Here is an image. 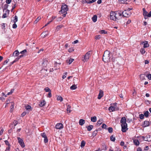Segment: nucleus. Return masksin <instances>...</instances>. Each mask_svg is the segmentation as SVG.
Wrapping results in <instances>:
<instances>
[{"label": "nucleus", "instance_id": "f257e3e1", "mask_svg": "<svg viewBox=\"0 0 151 151\" xmlns=\"http://www.w3.org/2000/svg\"><path fill=\"white\" fill-rule=\"evenodd\" d=\"M122 13L119 11L112 12H111L110 18L111 19L115 21H117L122 19Z\"/></svg>", "mask_w": 151, "mask_h": 151}, {"label": "nucleus", "instance_id": "b1692460", "mask_svg": "<svg viewBox=\"0 0 151 151\" xmlns=\"http://www.w3.org/2000/svg\"><path fill=\"white\" fill-rule=\"evenodd\" d=\"M139 78L142 81L145 79V76L143 74H141L140 75Z\"/></svg>", "mask_w": 151, "mask_h": 151}, {"label": "nucleus", "instance_id": "0eeeda50", "mask_svg": "<svg viewBox=\"0 0 151 151\" xmlns=\"http://www.w3.org/2000/svg\"><path fill=\"white\" fill-rule=\"evenodd\" d=\"M122 17L124 16L125 17H129L131 13L129 10H125L122 13Z\"/></svg>", "mask_w": 151, "mask_h": 151}, {"label": "nucleus", "instance_id": "4be33fe9", "mask_svg": "<svg viewBox=\"0 0 151 151\" xmlns=\"http://www.w3.org/2000/svg\"><path fill=\"white\" fill-rule=\"evenodd\" d=\"M71 106L69 105L67 106V111L68 112L70 113L71 111Z\"/></svg>", "mask_w": 151, "mask_h": 151}, {"label": "nucleus", "instance_id": "79ce46f5", "mask_svg": "<svg viewBox=\"0 0 151 151\" xmlns=\"http://www.w3.org/2000/svg\"><path fill=\"white\" fill-rule=\"evenodd\" d=\"M143 15L145 16V19H146V17H147V15L148 14V13L147 12H144V13H143Z\"/></svg>", "mask_w": 151, "mask_h": 151}, {"label": "nucleus", "instance_id": "6e6d98bb", "mask_svg": "<svg viewBox=\"0 0 151 151\" xmlns=\"http://www.w3.org/2000/svg\"><path fill=\"white\" fill-rule=\"evenodd\" d=\"M74 49L72 48H70L69 50H68V52H71L73 51H74Z\"/></svg>", "mask_w": 151, "mask_h": 151}, {"label": "nucleus", "instance_id": "a211bd4d", "mask_svg": "<svg viewBox=\"0 0 151 151\" xmlns=\"http://www.w3.org/2000/svg\"><path fill=\"white\" fill-rule=\"evenodd\" d=\"M48 63V62L47 61L45 60L42 63V65L44 67H46Z\"/></svg>", "mask_w": 151, "mask_h": 151}, {"label": "nucleus", "instance_id": "c03bdc74", "mask_svg": "<svg viewBox=\"0 0 151 151\" xmlns=\"http://www.w3.org/2000/svg\"><path fill=\"white\" fill-rule=\"evenodd\" d=\"M97 133V131H96V130L94 131V132H93V134H93L92 135L94 136H95L96 135Z\"/></svg>", "mask_w": 151, "mask_h": 151}, {"label": "nucleus", "instance_id": "ea45409f", "mask_svg": "<svg viewBox=\"0 0 151 151\" xmlns=\"http://www.w3.org/2000/svg\"><path fill=\"white\" fill-rule=\"evenodd\" d=\"M25 108L27 110H29L31 109V107L29 105H27L25 106Z\"/></svg>", "mask_w": 151, "mask_h": 151}, {"label": "nucleus", "instance_id": "39448f33", "mask_svg": "<svg viewBox=\"0 0 151 151\" xmlns=\"http://www.w3.org/2000/svg\"><path fill=\"white\" fill-rule=\"evenodd\" d=\"M92 53V52L91 51L88 52L84 56V57H83V59L82 60V61L84 62L88 61L89 58L91 57Z\"/></svg>", "mask_w": 151, "mask_h": 151}, {"label": "nucleus", "instance_id": "680f3d73", "mask_svg": "<svg viewBox=\"0 0 151 151\" xmlns=\"http://www.w3.org/2000/svg\"><path fill=\"white\" fill-rule=\"evenodd\" d=\"M20 59V58H19L18 57H17L16 58V59L14 60V62H15L17 61H18V60Z\"/></svg>", "mask_w": 151, "mask_h": 151}, {"label": "nucleus", "instance_id": "7c9ffc66", "mask_svg": "<svg viewBox=\"0 0 151 151\" xmlns=\"http://www.w3.org/2000/svg\"><path fill=\"white\" fill-rule=\"evenodd\" d=\"M149 113V112L148 111H147L144 113V115L146 117H147L148 116Z\"/></svg>", "mask_w": 151, "mask_h": 151}, {"label": "nucleus", "instance_id": "2eb2a0df", "mask_svg": "<svg viewBox=\"0 0 151 151\" xmlns=\"http://www.w3.org/2000/svg\"><path fill=\"white\" fill-rule=\"evenodd\" d=\"M45 100H42L40 101V103L39 104V105L40 106H44L45 104Z\"/></svg>", "mask_w": 151, "mask_h": 151}, {"label": "nucleus", "instance_id": "f8f14e48", "mask_svg": "<svg viewBox=\"0 0 151 151\" xmlns=\"http://www.w3.org/2000/svg\"><path fill=\"white\" fill-rule=\"evenodd\" d=\"M103 96V91L101 90H100L99 93L98 97V99H100Z\"/></svg>", "mask_w": 151, "mask_h": 151}, {"label": "nucleus", "instance_id": "f3484780", "mask_svg": "<svg viewBox=\"0 0 151 151\" xmlns=\"http://www.w3.org/2000/svg\"><path fill=\"white\" fill-rule=\"evenodd\" d=\"M88 131H90L93 128V126L92 125H90L86 127Z\"/></svg>", "mask_w": 151, "mask_h": 151}, {"label": "nucleus", "instance_id": "69168bd1", "mask_svg": "<svg viewBox=\"0 0 151 151\" xmlns=\"http://www.w3.org/2000/svg\"><path fill=\"white\" fill-rule=\"evenodd\" d=\"M52 96V95L51 93V91H50L48 93V96L49 97H50Z\"/></svg>", "mask_w": 151, "mask_h": 151}, {"label": "nucleus", "instance_id": "e2e57ef3", "mask_svg": "<svg viewBox=\"0 0 151 151\" xmlns=\"http://www.w3.org/2000/svg\"><path fill=\"white\" fill-rule=\"evenodd\" d=\"M67 75V73H65V75H64L62 77L64 79V78H65L66 77Z\"/></svg>", "mask_w": 151, "mask_h": 151}, {"label": "nucleus", "instance_id": "9b49d317", "mask_svg": "<svg viewBox=\"0 0 151 151\" xmlns=\"http://www.w3.org/2000/svg\"><path fill=\"white\" fill-rule=\"evenodd\" d=\"M49 34V32L48 31H46L41 34V37H42L44 38L46 37L47 35H48Z\"/></svg>", "mask_w": 151, "mask_h": 151}, {"label": "nucleus", "instance_id": "412c9836", "mask_svg": "<svg viewBox=\"0 0 151 151\" xmlns=\"http://www.w3.org/2000/svg\"><path fill=\"white\" fill-rule=\"evenodd\" d=\"M19 54V52L18 50H15L13 53V55L14 56H17Z\"/></svg>", "mask_w": 151, "mask_h": 151}, {"label": "nucleus", "instance_id": "4d7b16f0", "mask_svg": "<svg viewBox=\"0 0 151 151\" xmlns=\"http://www.w3.org/2000/svg\"><path fill=\"white\" fill-rule=\"evenodd\" d=\"M48 140L47 139V137H46L44 138V142L45 143H47L48 142Z\"/></svg>", "mask_w": 151, "mask_h": 151}, {"label": "nucleus", "instance_id": "49530a36", "mask_svg": "<svg viewBox=\"0 0 151 151\" xmlns=\"http://www.w3.org/2000/svg\"><path fill=\"white\" fill-rule=\"evenodd\" d=\"M7 17V14H6V13H4L3 14V15L2 17V18H4L6 17Z\"/></svg>", "mask_w": 151, "mask_h": 151}, {"label": "nucleus", "instance_id": "4468645a", "mask_svg": "<svg viewBox=\"0 0 151 151\" xmlns=\"http://www.w3.org/2000/svg\"><path fill=\"white\" fill-rule=\"evenodd\" d=\"M133 142L135 145L138 146L139 145V142L138 139H133Z\"/></svg>", "mask_w": 151, "mask_h": 151}, {"label": "nucleus", "instance_id": "bb28decb", "mask_svg": "<svg viewBox=\"0 0 151 151\" xmlns=\"http://www.w3.org/2000/svg\"><path fill=\"white\" fill-rule=\"evenodd\" d=\"M14 18L13 20V22L14 23H16L18 21V18L17 16H15L14 17Z\"/></svg>", "mask_w": 151, "mask_h": 151}, {"label": "nucleus", "instance_id": "aec40b11", "mask_svg": "<svg viewBox=\"0 0 151 151\" xmlns=\"http://www.w3.org/2000/svg\"><path fill=\"white\" fill-rule=\"evenodd\" d=\"M97 16L96 15H95L93 16V17L92 18V19L93 22H95L97 21Z\"/></svg>", "mask_w": 151, "mask_h": 151}, {"label": "nucleus", "instance_id": "338daca9", "mask_svg": "<svg viewBox=\"0 0 151 151\" xmlns=\"http://www.w3.org/2000/svg\"><path fill=\"white\" fill-rule=\"evenodd\" d=\"M26 114V113L25 112H23L22 114H21V116H24Z\"/></svg>", "mask_w": 151, "mask_h": 151}, {"label": "nucleus", "instance_id": "3c124183", "mask_svg": "<svg viewBox=\"0 0 151 151\" xmlns=\"http://www.w3.org/2000/svg\"><path fill=\"white\" fill-rule=\"evenodd\" d=\"M11 147H7L5 151H10Z\"/></svg>", "mask_w": 151, "mask_h": 151}, {"label": "nucleus", "instance_id": "c85d7f7f", "mask_svg": "<svg viewBox=\"0 0 151 151\" xmlns=\"http://www.w3.org/2000/svg\"><path fill=\"white\" fill-rule=\"evenodd\" d=\"M127 0H119V1L120 3L124 4L127 1Z\"/></svg>", "mask_w": 151, "mask_h": 151}, {"label": "nucleus", "instance_id": "5701e85b", "mask_svg": "<svg viewBox=\"0 0 151 151\" xmlns=\"http://www.w3.org/2000/svg\"><path fill=\"white\" fill-rule=\"evenodd\" d=\"M96 117L95 116L92 117L91 118V120L92 122H95L96 121Z\"/></svg>", "mask_w": 151, "mask_h": 151}, {"label": "nucleus", "instance_id": "de8ad7c7", "mask_svg": "<svg viewBox=\"0 0 151 151\" xmlns=\"http://www.w3.org/2000/svg\"><path fill=\"white\" fill-rule=\"evenodd\" d=\"M63 19V18L62 17H60L57 19V21L58 22L60 21L61 20H62Z\"/></svg>", "mask_w": 151, "mask_h": 151}, {"label": "nucleus", "instance_id": "a878e982", "mask_svg": "<svg viewBox=\"0 0 151 151\" xmlns=\"http://www.w3.org/2000/svg\"><path fill=\"white\" fill-rule=\"evenodd\" d=\"M4 142H5V144L8 145L7 147H11V145L7 140H5Z\"/></svg>", "mask_w": 151, "mask_h": 151}, {"label": "nucleus", "instance_id": "423d86ee", "mask_svg": "<svg viewBox=\"0 0 151 151\" xmlns=\"http://www.w3.org/2000/svg\"><path fill=\"white\" fill-rule=\"evenodd\" d=\"M116 103L111 104L109 108L110 112L114 111L119 110L116 106Z\"/></svg>", "mask_w": 151, "mask_h": 151}, {"label": "nucleus", "instance_id": "dca6fc26", "mask_svg": "<svg viewBox=\"0 0 151 151\" xmlns=\"http://www.w3.org/2000/svg\"><path fill=\"white\" fill-rule=\"evenodd\" d=\"M85 120L83 119H81L79 121V124L81 125H83L85 123Z\"/></svg>", "mask_w": 151, "mask_h": 151}, {"label": "nucleus", "instance_id": "6ab92c4d", "mask_svg": "<svg viewBox=\"0 0 151 151\" xmlns=\"http://www.w3.org/2000/svg\"><path fill=\"white\" fill-rule=\"evenodd\" d=\"M57 99L58 101H63V98L60 96H57Z\"/></svg>", "mask_w": 151, "mask_h": 151}, {"label": "nucleus", "instance_id": "c9c22d12", "mask_svg": "<svg viewBox=\"0 0 151 151\" xmlns=\"http://www.w3.org/2000/svg\"><path fill=\"white\" fill-rule=\"evenodd\" d=\"M100 33L101 34H107V32L106 31H105L104 30H102L100 31Z\"/></svg>", "mask_w": 151, "mask_h": 151}, {"label": "nucleus", "instance_id": "a19ab883", "mask_svg": "<svg viewBox=\"0 0 151 151\" xmlns=\"http://www.w3.org/2000/svg\"><path fill=\"white\" fill-rule=\"evenodd\" d=\"M108 131L109 132L111 133L113 131V129L111 127H109L108 128Z\"/></svg>", "mask_w": 151, "mask_h": 151}, {"label": "nucleus", "instance_id": "bf43d9fd", "mask_svg": "<svg viewBox=\"0 0 151 151\" xmlns=\"http://www.w3.org/2000/svg\"><path fill=\"white\" fill-rule=\"evenodd\" d=\"M12 0H6V2L7 4H9L11 3Z\"/></svg>", "mask_w": 151, "mask_h": 151}, {"label": "nucleus", "instance_id": "052dcab7", "mask_svg": "<svg viewBox=\"0 0 151 151\" xmlns=\"http://www.w3.org/2000/svg\"><path fill=\"white\" fill-rule=\"evenodd\" d=\"M101 127L103 128L106 129V125L105 124H103L102 125Z\"/></svg>", "mask_w": 151, "mask_h": 151}, {"label": "nucleus", "instance_id": "e433bc0d", "mask_svg": "<svg viewBox=\"0 0 151 151\" xmlns=\"http://www.w3.org/2000/svg\"><path fill=\"white\" fill-rule=\"evenodd\" d=\"M45 90L46 92H49L50 91H51V90L48 87H46L45 89Z\"/></svg>", "mask_w": 151, "mask_h": 151}, {"label": "nucleus", "instance_id": "0e129e2a", "mask_svg": "<svg viewBox=\"0 0 151 151\" xmlns=\"http://www.w3.org/2000/svg\"><path fill=\"white\" fill-rule=\"evenodd\" d=\"M124 142L123 141H122L120 143V145L122 146H124Z\"/></svg>", "mask_w": 151, "mask_h": 151}, {"label": "nucleus", "instance_id": "1a4fd4ad", "mask_svg": "<svg viewBox=\"0 0 151 151\" xmlns=\"http://www.w3.org/2000/svg\"><path fill=\"white\" fill-rule=\"evenodd\" d=\"M150 123L149 121H144L142 124V126L143 127H146L149 126Z\"/></svg>", "mask_w": 151, "mask_h": 151}, {"label": "nucleus", "instance_id": "cd10ccee", "mask_svg": "<svg viewBox=\"0 0 151 151\" xmlns=\"http://www.w3.org/2000/svg\"><path fill=\"white\" fill-rule=\"evenodd\" d=\"M85 142L84 141H82L81 145V147H84L85 145Z\"/></svg>", "mask_w": 151, "mask_h": 151}, {"label": "nucleus", "instance_id": "393cba45", "mask_svg": "<svg viewBox=\"0 0 151 151\" xmlns=\"http://www.w3.org/2000/svg\"><path fill=\"white\" fill-rule=\"evenodd\" d=\"M77 88L76 86L75 85H73L70 87V89L71 90H75Z\"/></svg>", "mask_w": 151, "mask_h": 151}, {"label": "nucleus", "instance_id": "864d4df0", "mask_svg": "<svg viewBox=\"0 0 151 151\" xmlns=\"http://www.w3.org/2000/svg\"><path fill=\"white\" fill-rule=\"evenodd\" d=\"M9 61V59L6 60L5 61H4L3 63V65H4L6 64H7L8 61Z\"/></svg>", "mask_w": 151, "mask_h": 151}, {"label": "nucleus", "instance_id": "8fccbe9b", "mask_svg": "<svg viewBox=\"0 0 151 151\" xmlns=\"http://www.w3.org/2000/svg\"><path fill=\"white\" fill-rule=\"evenodd\" d=\"M41 135L43 137L45 138L46 137L45 134L44 133L41 134Z\"/></svg>", "mask_w": 151, "mask_h": 151}, {"label": "nucleus", "instance_id": "f704fd0d", "mask_svg": "<svg viewBox=\"0 0 151 151\" xmlns=\"http://www.w3.org/2000/svg\"><path fill=\"white\" fill-rule=\"evenodd\" d=\"M102 121L99 120L97 122L96 124L97 125L99 126L102 124Z\"/></svg>", "mask_w": 151, "mask_h": 151}, {"label": "nucleus", "instance_id": "9d476101", "mask_svg": "<svg viewBox=\"0 0 151 151\" xmlns=\"http://www.w3.org/2000/svg\"><path fill=\"white\" fill-rule=\"evenodd\" d=\"M56 128L57 129H61L63 128V125L61 123H58L55 126Z\"/></svg>", "mask_w": 151, "mask_h": 151}, {"label": "nucleus", "instance_id": "58836bf2", "mask_svg": "<svg viewBox=\"0 0 151 151\" xmlns=\"http://www.w3.org/2000/svg\"><path fill=\"white\" fill-rule=\"evenodd\" d=\"M89 0H83L82 1V2L83 4H84L85 3H89Z\"/></svg>", "mask_w": 151, "mask_h": 151}, {"label": "nucleus", "instance_id": "72a5a7b5", "mask_svg": "<svg viewBox=\"0 0 151 151\" xmlns=\"http://www.w3.org/2000/svg\"><path fill=\"white\" fill-rule=\"evenodd\" d=\"M19 123L18 122L17 120H15L14 121L13 123L14 125V126H15L18 123Z\"/></svg>", "mask_w": 151, "mask_h": 151}, {"label": "nucleus", "instance_id": "4c0bfd02", "mask_svg": "<svg viewBox=\"0 0 151 151\" xmlns=\"http://www.w3.org/2000/svg\"><path fill=\"white\" fill-rule=\"evenodd\" d=\"M27 52V50L26 49H25V50H23V51H21L20 52V53L23 55V54H24L26 53Z\"/></svg>", "mask_w": 151, "mask_h": 151}, {"label": "nucleus", "instance_id": "13d9d810", "mask_svg": "<svg viewBox=\"0 0 151 151\" xmlns=\"http://www.w3.org/2000/svg\"><path fill=\"white\" fill-rule=\"evenodd\" d=\"M14 103L13 102H12L11 103V106H10L11 108H12V109H14Z\"/></svg>", "mask_w": 151, "mask_h": 151}, {"label": "nucleus", "instance_id": "473e14b6", "mask_svg": "<svg viewBox=\"0 0 151 151\" xmlns=\"http://www.w3.org/2000/svg\"><path fill=\"white\" fill-rule=\"evenodd\" d=\"M62 26L61 25H59L58 26L56 27V30L58 31L62 27Z\"/></svg>", "mask_w": 151, "mask_h": 151}, {"label": "nucleus", "instance_id": "6e6552de", "mask_svg": "<svg viewBox=\"0 0 151 151\" xmlns=\"http://www.w3.org/2000/svg\"><path fill=\"white\" fill-rule=\"evenodd\" d=\"M17 139L18 140V143L23 148L24 147L25 145L23 139L19 137H17Z\"/></svg>", "mask_w": 151, "mask_h": 151}, {"label": "nucleus", "instance_id": "774afa93", "mask_svg": "<svg viewBox=\"0 0 151 151\" xmlns=\"http://www.w3.org/2000/svg\"><path fill=\"white\" fill-rule=\"evenodd\" d=\"M151 17V11L147 15V17Z\"/></svg>", "mask_w": 151, "mask_h": 151}, {"label": "nucleus", "instance_id": "2f4dec72", "mask_svg": "<svg viewBox=\"0 0 151 151\" xmlns=\"http://www.w3.org/2000/svg\"><path fill=\"white\" fill-rule=\"evenodd\" d=\"M110 139L111 141L114 142L115 141V138L113 135H112L110 137Z\"/></svg>", "mask_w": 151, "mask_h": 151}, {"label": "nucleus", "instance_id": "ddd939ff", "mask_svg": "<svg viewBox=\"0 0 151 151\" xmlns=\"http://www.w3.org/2000/svg\"><path fill=\"white\" fill-rule=\"evenodd\" d=\"M144 43L143 47L144 48H147L149 46V45L148 44V42L145 41V42H142L141 44Z\"/></svg>", "mask_w": 151, "mask_h": 151}, {"label": "nucleus", "instance_id": "7ed1b4c3", "mask_svg": "<svg viewBox=\"0 0 151 151\" xmlns=\"http://www.w3.org/2000/svg\"><path fill=\"white\" fill-rule=\"evenodd\" d=\"M111 57L110 52L107 50L106 51L104 52L103 56V60L105 62H108L110 61Z\"/></svg>", "mask_w": 151, "mask_h": 151}, {"label": "nucleus", "instance_id": "37998d69", "mask_svg": "<svg viewBox=\"0 0 151 151\" xmlns=\"http://www.w3.org/2000/svg\"><path fill=\"white\" fill-rule=\"evenodd\" d=\"M144 115L141 114L139 115V117L141 119H143L144 118Z\"/></svg>", "mask_w": 151, "mask_h": 151}, {"label": "nucleus", "instance_id": "5fc2aeb1", "mask_svg": "<svg viewBox=\"0 0 151 151\" xmlns=\"http://www.w3.org/2000/svg\"><path fill=\"white\" fill-rule=\"evenodd\" d=\"M17 27V25L16 24V23H14L12 25V27L14 29L16 28Z\"/></svg>", "mask_w": 151, "mask_h": 151}, {"label": "nucleus", "instance_id": "f03ea898", "mask_svg": "<svg viewBox=\"0 0 151 151\" xmlns=\"http://www.w3.org/2000/svg\"><path fill=\"white\" fill-rule=\"evenodd\" d=\"M126 119L125 117H122L121 120L120 122L121 123L122 131L123 132H125L128 129L127 125L126 123Z\"/></svg>", "mask_w": 151, "mask_h": 151}, {"label": "nucleus", "instance_id": "603ef678", "mask_svg": "<svg viewBox=\"0 0 151 151\" xmlns=\"http://www.w3.org/2000/svg\"><path fill=\"white\" fill-rule=\"evenodd\" d=\"M101 38V36L99 35H96L95 37V39H99Z\"/></svg>", "mask_w": 151, "mask_h": 151}, {"label": "nucleus", "instance_id": "20e7f679", "mask_svg": "<svg viewBox=\"0 0 151 151\" xmlns=\"http://www.w3.org/2000/svg\"><path fill=\"white\" fill-rule=\"evenodd\" d=\"M68 10L67 6L65 4H63L61 7V10L60 11V12H61L62 14L63 13V16L65 17L67 13V11Z\"/></svg>", "mask_w": 151, "mask_h": 151}, {"label": "nucleus", "instance_id": "c756f323", "mask_svg": "<svg viewBox=\"0 0 151 151\" xmlns=\"http://www.w3.org/2000/svg\"><path fill=\"white\" fill-rule=\"evenodd\" d=\"M140 52L142 54H144L145 52L144 48H142L140 50Z\"/></svg>", "mask_w": 151, "mask_h": 151}, {"label": "nucleus", "instance_id": "09e8293b", "mask_svg": "<svg viewBox=\"0 0 151 151\" xmlns=\"http://www.w3.org/2000/svg\"><path fill=\"white\" fill-rule=\"evenodd\" d=\"M147 77L148 78L149 80L151 79V74H149L147 76Z\"/></svg>", "mask_w": 151, "mask_h": 151}, {"label": "nucleus", "instance_id": "a18cd8bd", "mask_svg": "<svg viewBox=\"0 0 151 151\" xmlns=\"http://www.w3.org/2000/svg\"><path fill=\"white\" fill-rule=\"evenodd\" d=\"M74 59H73V58H70L69 60V62H68V63H69V64H71L74 60Z\"/></svg>", "mask_w": 151, "mask_h": 151}]
</instances>
